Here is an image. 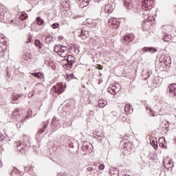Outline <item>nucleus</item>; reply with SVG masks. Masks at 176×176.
<instances>
[{
  "instance_id": "57",
  "label": "nucleus",
  "mask_w": 176,
  "mask_h": 176,
  "mask_svg": "<svg viewBox=\"0 0 176 176\" xmlns=\"http://www.w3.org/2000/svg\"><path fill=\"white\" fill-rule=\"evenodd\" d=\"M45 64H50V61H49V60H47V61H45Z\"/></svg>"
},
{
  "instance_id": "27",
  "label": "nucleus",
  "mask_w": 176,
  "mask_h": 176,
  "mask_svg": "<svg viewBox=\"0 0 176 176\" xmlns=\"http://www.w3.org/2000/svg\"><path fill=\"white\" fill-rule=\"evenodd\" d=\"M63 8L67 10V9H69V1H65L62 3Z\"/></svg>"
},
{
  "instance_id": "33",
  "label": "nucleus",
  "mask_w": 176,
  "mask_h": 176,
  "mask_svg": "<svg viewBox=\"0 0 176 176\" xmlns=\"http://www.w3.org/2000/svg\"><path fill=\"white\" fill-rule=\"evenodd\" d=\"M72 52H74V53L76 54H79V49H78V47H72Z\"/></svg>"
},
{
  "instance_id": "29",
  "label": "nucleus",
  "mask_w": 176,
  "mask_h": 176,
  "mask_svg": "<svg viewBox=\"0 0 176 176\" xmlns=\"http://www.w3.org/2000/svg\"><path fill=\"white\" fill-rule=\"evenodd\" d=\"M32 75L35 78H38V79H42L43 78L42 73L41 72H37V73L34 72V73H32Z\"/></svg>"
},
{
  "instance_id": "45",
  "label": "nucleus",
  "mask_w": 176,
  "mask_h": 176,
  "mask_svg": "<svg viewBox=\"0 0 176 176\" xmlns=\"http://www.w3.org/2000/svg\"><path fill=\"white\" fill-rule=\"evenodd\" d=\"M60 53H67V52L63 51V50H61V48H59L58 52V54H60Z\"/></svg>"
},
{
  "instance_id": "40",
  "label": "nucleus",
  "mask_w": 176,
  "mask_h": 176,
  "mask_svg": "<svg viewBox=\"0 0 176 176\" xmlns=\"http://www.w3.org/2000/svg\"><path fill=\"white\" fill-rule=\"evenodd\" d=\"M32 115V111H31V109H29L28 111V116L25 117V119H27V118H31Z\"/></svg>"
},
{
  "instance_id": "2",
  "label": "nucleus",
  "mask_w": 176,
  "mask_h": 176,
  "mask_svg": "<svg viewBox=\"0 0 176 176\" xmlns=\"http://www.w3.org/2000/svg\"><path fill=\"white\" fill-rule=\"evenodd\" d=\"M75 63H76V60H75V57L72 55H68L66 59L62 60V63L64 64L63 67L66 69H71Z\"/></svg>"
},
{
  "instance_id": "56",
  "label": "nucleus",
  "mask_w": 176,
  "mask_h": 176,
  "mask_svg": "<svg viewBox=\"0 0 176 176\" xmlns=\"http://www.w3.org/2000/svg\"><path fill=\"white\" fill-rule=\"evenodd\" d=\"M63 36H58L59 41H61V39H63Z\"/></svg>"
},
{
  "instance_id": "15",
  "label": "nucleus",
  "mask_w": 176,
  "mask_h": 176,
  "mask_svg": "<svg viewBox=\"0 0 176 176\" xmlns=\"http://www.w3.org/2000/svg\"><path fill=\"white\" fill-rule=\"evenodd\" d=\"M42 89H43V85L38 83L35 85L33 91L38 94L42 91Z\"/></svg>"
},
{
  "instance_id": "3",
  "label": "nucleus",
  "mask_w": 176,
  "mask_h": 176,
  "mask_svg": "<svg viewBox=\"0 0 176 176\" xmlns=\"http://www.w3.org/2000/svg\"><path fill=\"white\" fill-rule=\"evenodd\" d=\"M155 7V0H144L142 3V9L143 10H151Z\"/></svg>"
},
{
  "instance_id": "55",
  "label": "nucleus",
  "mask_w": 176,
  "mask_h": 176,
  "mask_svg": "<svg viewBox=\"0 0 176 176\" xmlns=\"http://www.w3.org/2000/svg\"><path fill=\"white\" fill-rule=\"evenodd\" d=\"M6 74H7L8 76H10V74L9 73V70H7Z\"/></svg>"
},
{
  "instance_id": "46",
  "label": "nucleus",
  "mask_w": 176,
  "mask_h": 176,
  "mask_svg": "<svg viewBox=\"0 0 176 176\" xmlns=\"http://www.w3.org/2000/svg\"><path fill=\"white\" fill-rule=\"evenodd\" d=\"M94 168L91 167V166H89L87 168V171H94Z\"/></svg>"
},
{
  "instance_id": "37",
  "label": "nucleus",
  "mask_w": 176,
  "mask_h": 176,
  "mask_svg": "<svg viewBox=\"0 0 176 176\" xmlns=\"http://www.w3.org/2000/svg\"><path fill=\"white\" fill-rule=\"evenodd\" d=\"M74 168H79L80 167V162H74Z\"/></svg>"
},
{
  "instance_id": "60",
  "label": "nucleus",
  "mask_w": 176,
  "mask_h": 176,
  "mask_svg": "<svg viewBox=\"0 0 176 176\" xmlns=\"http://www.w3.org/2000/svg\"><path fill=\"white\" fill-rule=\"evenodd\" d=\"M166 28V26L162 27V30H164Z\"/></svg>"
},
{
  "instance_id": "43",
  "label": "nucleus",
  "mask_w": 176,
  "mask_h": 176,
  "mask_svg": "<svg viewBox=\"0 0 176 176\" xmlns=\"http://www.w3.org/2000/svg\"><path fill=\"white\" fill-rule=\"evenodd\" d=\"M99 170H104V168H105V166H104V164H100L98 166Z\"/></svg>"
},
{
  "instance_id": "49",
  "label": "nucleus",
  "mask_w": 176,
  "mask_h": 176,
  "mask_svg": "<svg viewBox=\"0 0 176 176\" xmlns=\"http://www.w3.org/2000/svg\"><path fill=\"white\" fill-rule=\"evenodd\" d=\"M173 163V161L169 160L168 162V166H171V164Z\"/></svg>"
},
{
  "instance_id": "8",
  "label": "nucleus",
  "mask_w": 176,
  "mask_h": 176,
  "mask_svg": "<svg viewBox=\"0 0 176 176\" xmlns=\"http://www.w3.org/2000/svg\"><path fill=\"white\" fill-rule=\"evenodd\" d=\"M107 24L109 27H112V25L114 27V28H119L120 23L116 21V19L115 18H111L109 19Z\"/></svg>"
},
{
  "instance_id": "51",
  "label": "nucleus",
  "mask_w": 176,
  "mask_h": 176,
  "mask_svg": "<svg viewBox=\"0 0 176 176\" xmlns=\"http://www.w3.org/2000/svg\"><path fill=\"white\" fill-rule=\"evenodd\" d=\"M95 2L100 3V2H102V0H95Z\"/></svg>"
},
{
  "instance_id": "20",
  "label": "nucleus",
  "mask_w": 176,
  "mask_h": 176,
  "mask_svg": "<svg viewBox=\"0 0 176 176\" xmlns=\"http://www.w3.org/2000/svg\"><path fill=\"white\" fill-rule=\"evenodd\" d=\"M43 38H45V43H52V42H53V36H52V35H50V34L47 35V36L44 35Z\"/></svg>"
},
{
  "instance_id": "42",
  "label": "nucleus",
  "mask_w": 176,
  "mask_h": 176,
  "mask_svg": "<svg viewBox=\"0 0 176 176\" xmlns=\"http://www.w3.org/2000/svg\"><path fill=\"white\" fill-rule=\"evenodd\" d=\"M54 52L55 53H58V50H60V47L59 46H55L54 47Z\"/></svg>"
},
{
  "instance_id": "21",
  "label": "nucleus",
  "mask_w": 176,
  "mask_h": 176,
  "mask_svg": "<svg viewBox=\"0 0 176 176\" xmlns=\"http://www.w3.org/2000/svg\"><path fill=\"white\" fill-rule=\"evenodd\" d=\"M110 174L111 176H119V170L115 168H110Z\"/></svg>"
},
{
  "instance_id": "4",
  "label": "nucleus",
  "mask_w": 176,
  "mask_h": 176,
  "mask_svg": "<svg viewBox=\"0 0 176 176\" xmlns=\"http://www.w3.org/2000/svg\"><path fill=\"white\" fill-rule=\"evenodd\" d=\"M64 90V85H63V83L59 82L52 88L51 93L58 95L61 94V93H63Z\"/></svg>"
},
{
  "instance_id": "44",
  "label": "nucleus",
  "mask_w": 176,
  "mask_h": 176,
  "mask_svg": "<svg viewBox=\"0 0 176 176\" xmlns=\"http://www.w3.org/2000/svg\"><path fill=\"white\" fill-rule=\"evenodd\" d=\"M19 111H20V109H16V111L12 112V115L16 116V113H19Z\"/></svg>"
},
{
  "instance_id": "62",
  "label": "nucleus",
  "mask_w": 176,
  "mask_h": 176,
  "mask_svg": "<svg viewBox=\"0 0 176 176\" xmlns=\"http://www.w3.org/2000/svg\"><path fill=\"white\" fill-rule=\"evenodd\" d=\"M149 76H151V73H150V72H148V77H149Z\"/></svg>"
},
{
  "instance_id": "58",
  "label": "nucleus",
  "mask_w": 176,
  "mask_h": 176,
  "mask_svg": "<svg viewBox=\"0 0 176 176\" xmlns=\"http://www.w3.org/2000/svg\"><path fill=\"white\" fill-rule=\"evenodd\" d=\"M2 166V162L0 161V167Z\"/></svg>"
},
{
  "instance_id": "52",
  "label": "nucleus",
  "mask_w": 176,
  "mask_h": 176,
  "mask_svg": "<svg viewBox=\"0 0 176 176\" xmlns=\"http://www.w3.org/2000/svg\"><path fill=\"white\" fill-rule=\"evenodd\" d=\"M34 25H36V23L35 22H34L32 24V28H34Z\"/></svg>"
},
{
  "instance_id": "53",
  "label": "nucleus",
  "mask_w": 176,
  "mask_h": 176,
  "mask_svg": "<svg viewBox=\"0 0 176 176\" xmlns=\"http://www.w3.org/2000/svg\"><path fill=\"white\" fill-rule=\"evenodd\" d=\"M112 89H115V90H116V89H117L116 84H114V85H113Z\"/></svg>"
},
{
  "instance_id": "63",
  "label": "nucleus",
  "mask_w": 176,
  "mask_h": 176,
  "mask_svg": "<svg viewBox=\"0 0 176 176\" xmlns=\"http://www.w3.org/2000/svg\"><path fill=\"white\" fill-rule=\"evenodd\" d=\"M160 69H161V71H164V69H162V68H161Z\"/></svg>"
},
{
  "instance_id": "61",
  "label": "nucleus",
  "mask_w": 176,
  "mask_h": 176,
  "mask_svg": "<svg viewBox=\"0 0 176 176\" xmlns=\"http://www.w3.org/2000/svg\"><path fill=\"white\" fill-rule=\"evenodd\" d=\"M99 69H102V67L101 66H100Z\"/></svg>"
},
{
  "instance_id": "24",
  "label": "nucleus",
  "mask_w": 176,
  "mask_h": 176,
  "mask_svg": "<svg viewBox=\"0 0 176 176\" xmlns=\"http://www.w3.org/2000/svg\"><path fill=\"white\" fill-rule=\"evenodd\" d=\"M98 104L100 108H104V107H105L108 102L104 100H98Z\"/></svg>"
},
{
  "instance_id": "64",
  "label": "nucleus",
  "mask_w": 176,
  "mask_h": 176,
  "mask_svg": "<svg viewBox=\"0 0 176 176\" xmlns=\"http://www.w3.org/2000/svg\"><path fill=\"white\" fill-rule=\"evenodd\" d=\"M24 120H25V119H23V120H22L21 122H24Z\"/></svg>"
},
{
  "instance_id": "47",
  "label": "nucleus",
  "mask_w": 176,
  "mask_h": 176,
  "mask_svg": "<svg viewBox=\"0 0 176 176\" xmlns=\"http://www.w3.org/2000/svg\"><path fill=\"white\" fill-rule=\"evenodd\" d=\"M3 52V49H2V43H0V53H2Z\"/></svg>"
},
{
  "instance_id": "30",
  "label": "nucleus",
  "mask_w": 176,
  "mask_h": 176,
  "mask_svg": "<svg viewBox=\"0 0 176 176\" xmlns=\"http://www.w3.org/2000/svg\"><path fill=\"white\" fill-rule=\"evenodd\" d=\"M34 168H35V166L32 165H30L29 168L28 166L24 167L25 171H34Z\"/></svg>"
},
{
  "instance_id": "13",
  "label": "nucleus",
  "mask_w": 176,
  "mask_h": 176,
  "mask_svg": "<svg viewBox=\"0 0 176 176\" xmlns=\"http://www.w3.org/2000/svg\"><path fill=\"white\" fill-rule=\"evenodd\" d=\"M80 8H86L90 3V0H76Z\"/></svg>"
},
{
  "instance_id": "18",
  "label": "nucleus",
  "mask_w": 176,
  "mask_h": 176,
  "mask_svg": "<svg viewBox=\"0 0 176 176\" xmlns=\"http://www.w3.org/2000/svg\"><path fill=\"white\" fill-rule=\"evenodd\" d=\"M171 65V58L170 56H168L165 59V62H164V64H162V67H170Z\"/></svg>"
},
{
  "instance_id": "48",
  "label": "nucleus",
  "mask_w": 176,
  "mask_h": 176,
  "mask_svg": "<svg viewBox=\"0 0 176 176\" xmlns=\"http://www.w3.org/2000/svg\"><path fill=\"white\" fill-rule=\"evenodd\" d=\"M149 111L153 113L152 116H155V111H153L152 109H149Z\"/></svg>"
},
{
  "instance_id": "39",
  "label": "nucleus",
  "mask_w": 176,
  "mask_h": 176,
  "mask_svg": "<svg viewBox=\"0 0 176 176\" xmlns=\"http://www.w3.org/2000/svg\"><path fill=\"white\" fill-rule=\"evenodd\" d=\"M58 28H60V24H58V23H53L52 24V28H54V30H56Z\"/></svg>"
},
{
  "instance_id": "32",
  "label": "nucleus",
  "mask_w": 176,
  "mask_h": 176,
  "mask_svg": "<svg viewBox=\"0 0 176 176\" xmlns=\"http://www.w3.org/2000/svg\"><path fill=\"white\" fill-rule=\"evenodd\" d=\"M80 34L79 35L80 37H81V39H86L87 36H86V33L83 32V30H80Z\"/></svg>"
},
{
  "instance_id": "10",
  "label": "nucleus",
  "mask_w": 176,
  "mask_h": 176,
  "mask_svg": "<svg viewBox=\"0 0 176 176\" xmlns=\"http://www.w3.org/2000/svg\"><path fill=\"white\" fill-rule=\"evenodd\" d=\"M9 12L5 10H0V20H8L9 19Z\"/></svg>"
},
{
  "instance_id": "36",
  "label": "nucleus",
  "mask_w": 176,
  "mask_h": 176,
  "mask_svg": "<svg viewBox=\"0 0 176 176\" xmlns=\"http://www.w3.org/2000/svg\"><path fill=\"white\" fill-rule=\"evenodd\" d=\"M67 79H69L68 80H69L70 79H75V76L74 75V74H67Z\"/></svg>"
},
{
  "instance_id": "31",
  "label": "nucleus",
  "mask_w": 176,
  "mask_h": 176,
  "mask_svg": "<svg viewBox=\"0 0 176 176\" xmlns=\"http://www.w3.org/2000/svg\"><path fill=\"white\" fill-rule=\"evenodd\" d=\"M20 97H21V95L13 94L12 96V99L13 101H17V100H19V98H20Z\"/></svg>"
},
{
  "instance_id": "14",
  "label": "nucleus",
  "mask_w": 176,
  "mask_h": 176,
  "mask_svg": "<svg viewBox=\"0 0 176 176\" xmlns=\"http://www.w3.org/2000/svg\"><path fill=\"white\" fill-rule=\"evenodd\" d=\"M47 124H49V121H46L45 122H43L42 127L37 132V135H41V134L45 133L46 128L47 127Z\"/></svg>"
},
{
  "instance_id": "25",
  "label": "nucleus",
  "mask_w": 176,
  "mask_h": 176,
  "mask_svg": "<svg viewBox=\"0 0 176 176\" xmlns=\"http://www.w3.org/2000/svg\"><path fill=\"white\" fill-rule=\"evenodd\" d=\"M167 56L166 55H162L160 57V65H161L162 67L164 63L165 62L166 60V58H167Z\"/></svg>"
},
{
  "instance_id": "23",
  "label": "nucleus",
  "mask_w": 176,
  "mask_h": 176,
  "mask_svg": "<svg viewBox=\"0 0 176 176\" xmlns=\"http://www.w3.org/2000/svg\"><path fill=\"white\" fill-rule=\"evenodd\" d=\"M150 144L152 145V146H153L155 149H156L157 148V139H151L150 140Z\"/></svg>"
},
{
  "instance_id": "22",
  "label": "nucleus",
  "mask_w": 176,
  "mask_h": 176,
  "mask_svg": "<svg viewBox=\"0 0 176 176\" xmlns=\"http://www.w3.org/2000/svg\"><path fill=\"white\" fill-rule=\"evenodd\" d=\"M36 21L38 25L42 26V25H45V21L43 19H41V16H37L36 18Z\"/></svg>"
},
{
  "instance_id": "1",
  "label": "nucleus",
  "mask_w": 176,
  "mask_h": 176,
  "mask_svg": "<svg viewBox=\"0 0 176 176\" xmlns=\"http://www.w3.org/2000/svg\"><path fill=\"white\" fill-rule=\"evenodd\" d=\"M23 143L19 141V142H16V149L17 151H19L21 153H24L25 151H27V144L30 142V136L23 134Z\"/></svg>"
},
{
  "instance_id": "7",
  "label": "nucleus",
  "mask_w": 176,
  "mask_h": 176,
  "mask_svg": "<svg viewBox=\"0 0 176 176\" xmlns=\"http://www.w3.org/2000/svg\"><path fill=\"white\" fill-rule=\"evenodd\" d=\"M134 41V34H127L123 38V43H125V45H129V43H131V42H133Z\"/></svg>"
},
{
  "instance_id": "11",
  "label": "nucleus",
  "mask_w": 176,
  "mask_h": 176,
  "mask_svg": "<svg viewBox=\"0 0 176 176\" xmlns=\"http://www.w3.org/2000/svg\"><path fill=\"white\" fill-rule=\"evenodd\" d=\"M113 9H115V4L113 3L107 4L104 7V10L108 14H111L113 12Z\"/></svg>"
},
{
  "instance_id": "26",
  "label": "nucleus",
  "mask_w": 176,
  "mask_h": 176,
  "mask_svg": "<svg viewBox=\"0 0 176 176\" xmlns=\"http://www.w3.org/2000/svg\"><path fill=\"white\" fill-rule=\"evenodd\" d=\"M34 45L40 50L42 49V46H43V45H42V43H41V41H39L38 39L34 40Z\"/></svg>"
},
{
  "instance_id": "28",
  "label": "nucleus",
  "mask_w": 176,
  "mask_h": 176,
  "mask_svg": "<svg viewBox=\"0 0 176 176\" xmlns=\"http://www.w3.org/2000/svg\"><path fill=\"white\" fill-rule=\"evenodd\" d=\"M131 105H130V104H127L125 105L124 111L126 113H130V112H131Z\"/></svg>"
},
{
  "instance_id": "35",
  "label": "nucleus",
  "mask_w": 176,
  "mask_h": 176,
  "mask_svg": "<svg viewBox=\"0 0 176 176\" xmlns=\"http://www.w3.org/2000/svg\"><path fill=\"white\" fill-rule=\"evenodd\" d=\"M58 56H60V57L65 58V57H68V53L67 52L60 53L58 54Z\"/></svg>"
},
{
  "instance_id": "12",
  "label": "nucleus",
  "mask_w": 176,
  "mask_h": 176,
  "mask_svg": "<svg viewBox=\"0 0 176 176\" xmlns=\"http://www.w3.org/2000/svg\"><path fill=\"white\" fill-rule=\"evenodd\" d=\"M170 96H176V84H171L167 89Z\"/></svg>"
},
{
  "instance_id": "59",
  "label": "nucleus",
  "mask_w": 176,
  "mask_h": 176,
  "mask_svg": "<svg viewBox=\"0 0 176 176\" xmlns=\"http://www.w3.org/2000/svg\"><path fill=\"white\" fill-rule=\"evenodd\" d=\"M29 42H31V38H29V41H28L27 43H28Z\"/></svg>"
},
{
  "instance_id": "54",
  "label": "nucleus",
  "mask_w": 176,
  "mask_h": 176,
  "mask_svg": "<svg viewBox=\"0 0 176 176\" xmlns=\"http://www.w3.org/2000/svg\"><path fill=\"white\" fill-rule=\"evenodd\" d=\"M164 167H165V168H167V170H170V168H171V167H170V166H166V165H164Z\"/></svg>"
},
{
  "instance_id": "16",
  "label": "nucleus",
  "mask_w": 176,
  "mask_h": 176,
  "mask_svg": "<svg viewBox=\"0 0 176 176\" xmlns=\"http://www.w3.org/2000/svg\"><path fill=\"white\" fill-rule=\"evenodd\" d=\"M142 52H149L150 53H156L157 52V50L154 47H144L142 50Z\"/></svg>"
},
{
  "instance_id": "17",
  "label": "nucleus",
  "mask_w": 176,
  "mask_h": 176,
  "mask_svg": "<svg viewBox=\"0 0 176 176\" xmlns=\"http://www.w3.org/2000/svg\"><path fill=\"white\" fill-rule=\"evenodd\" d=\"M164 36L163 37V41L164 42H170L171 41V35L168 34V33H166V32H163Z\"/></svg>"
},
{
  "instance_id": "9",
  "label": "nucleus",
  "mask_w": 176,
  "mask_h": 176,
  "mask_svg": "<svg viewBox=\"0 0 176 176\" xmlns=\"http://www.w3.org/2000/svg\"><path fill=\"white\" fill-rule=\"evenodd\" d=\"M116 87H117L116 89H115V88H108L107 89L108 93H111L113 96H115V94H116V93H119V91H120V89H121L120 85L116 84Z\"/></svg>"
},
{
  "instance_id": "50",
  "label": "nucleus",
  "mask_w": 176,
  "mask_h": 176,
  "mask_svg": "<svg viewBox=\"0 0 176 176\" xmlns=\"http://www.w3.org/2000/svg\"><path fill=\"white\" fill-rule=\"evenodd\" d=\"M111 115H113L114 116H116L117 113L115 111L111 112Z\"/></svg>"
},
{
  "instance_id": "38",
  "label": "nucleus",
  "mask_w": 176,
  "mask_h": 176,
  "mask_svg": "<svg viewBox=\"0 0 176 176\" xmlns=\"http://www.w3.org/2000/svg\"><path fill=\"white\" fill-rule=\"evenodd\" d=\"M60 49L62 50L63 52H66V53H68V50L67 49V47L60 45Z\"/></svg>"
},
{
  "instance_id": "5",
  "label": "nucleus",
  "mask_w": 176,
  "mask_h": 176,
  "mask_svg": "<svg viewBox=\"0 0 176 176\" xmlns=\"http://www.w3.org/2000/svg\"><path fill=\"white\" fill-rule=\"evenodd\" d=\"M81 149L84 153V155H87L88 153H91L93 152V146L89 142H84Z\"/></svg>"
},
{
  "instance_id": "41",
  "label": "nucleus",
  "mask_w": 176,
  "mask_h": 176,
  "mask_svg": "<svg viewBox=\"0 0 176 176\" xmlns=\"http://www.w3.org/2000/svg\"><path fill=\"white\" fill-rule=\"evenodd\" d=\"M164 126L166 129H168L170 127V122L165 121Z\"/></svg>"
},
{
  "instance_id": "6",
  "label": "nucleus",
  "mask_w": 176,
  "mask_h": 176,
  "mask_svg": "<svg viewBox=\"0 0 176 176\" xmlns=\"http://www.w3.org/2000/svg\"><path fill=\"white\" fill-rule=\"evenodd\" d=\"M52 126L51 130H58L60 127H61V124L60 123V120L57 119V118L54 117L52 120Z\"/></svg>"
},
{
  "instance_id": "19",
  "label": "nucleus",
  "mask_w": 176,
  "mask_h": 176,
  "mask_svg": "<svg viewBox=\"0 0 176 176\" xmlns=\"http://www.w3.org/2000/svg\"><path fill=\"white\" fill-rule=\"evenodd\" d=\"M124 6L126 9H131L133 8V2L131 0H125Z\"/></svg>"
},
{
  "instance_id": "34",
  "label": "nucleus",
  "mask_w": 176,
  "mask_h": 176,
  "mask_svg": "<svg viewBox=\"0 0 176 176\" xmlns=\"http://www.w3.org/2000/svg\"><path fill=\"white\" fill-rule=\"evenodd\" d=\"M159 145L161 148H166V141L164 140V142H160V140H159Z\"/></svg>"
}]
</instances>
